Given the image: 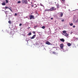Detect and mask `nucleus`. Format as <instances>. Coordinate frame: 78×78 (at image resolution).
I'll return each instance as SVG.
<instances>
[{
    "label": "nucleus",
    "instance_id": "nucleus-10",
    "mask_svg": "<svg viewBox=\"0 0 78 78\" xmlns=\"http://www.w3.org/2000/svg\"><path fill=\"white\" fill-rule=\"evenodd\" d=\"M63 16V13H61L60 16V17H62Z\"/></svg>",
    "mask_w": 78,
    "mask_h": 78
},
{
    "label": "nucleus",
    "instance_id": "nucleus-20",
    "mask_svg": "<svg viewBox=\"0 0 78 78\" xmlns=\"http://www.w3.org/2000/svg\"><path fill=\"white\" fill-rule=\"evenodd\" d=\"M5 1L6 2V3H8V1L7 0H6Z\"/></svg>",
    "mask_w": 78,
    "mask_h": 78
},
{
    "label": "nucleus",
    "instance_id": "nucleus-3",
    "mask_svg": "<svg viewBox=\"0 0 78 78\" xmlns=\"http://www.w3.org/2000/svg\"><path fill=\"white\" fill-rule=\"evenodd\" d=\"M5 9H10V10L11 12H12V10L11 9V7H10V8H9L6 6H5Z\"/></svg>",
    "mask_w": 78,
    "mask_h": 78
},
{
    "label": "nucleus",
    "instance_id": "nucleus-13",
    "mask_svg": "<svg viewBox=\"0 0 78 78\" xmlns=\"http://www.w3.org/2000/svg\"><path fill=\"white\" fill-rule=\"evenodd\" d=\"M50 11V9H46L45 10V11Z\"/></svg>",
    "mask_w": 78,
    "mask_h": 78
},
{
    "label": "nucleus",
    "instance_id": "nucleus-24",
    "mask_svg": "<svg viewBox=\"0 0 78 78\" xmlns=\"http://www.w3.org/2000/svg\"><path fill=\"white\" fill-rule=\"evenodd\" d=\"M37 26H34V28H37Z\"/></svg>",
    "mask_w": 78,
    "mask_h": 78
},
{
    "label": "nucleus",
    "instance_id": "nucleus-19",
    "mask_svg": "<svg viewBox=\"0 0 78 78\" xmlns=\"http://www.w3.org/2000/svg\"><path fill=\"white\" fill-rule=\"evenodd\" d=\"M9 23H10V24H11V22L10 21H9Z\"/></svg>",
    "mask_w": 78,
    "mask_h": 78
},
{
    "label": "nucleus",
    "instance_id": "nucleus-28",
    "mask_svg": "<svg viewBox=\"0 0 78 78\" xmlns=\"http://www.w3.org/2000/svg\"><path fill=\"white\" fill-rule=\"evenodd\" d=\"M41 6H43V7H44V5H42V4H41Z\"/></svg>",
    "mask_w": 78,
    "mask_h": 78
},
{
    "label": "nucleus",
    "instance_id": "nucleus-4",
    "mask_svg": "<svg viewBox=\"0 0 78 78\" xmlns=\"http://www.w3.org/2000/svg\"><path fill=\"white\" fill-rule=\"evenodd\" d=\"M60 48L62 49H63V48H64V44H60Z\"/></svg>",
    "mask_w": 78,
    "mask_h": 78
},
{
    "label": "nucleus",
    "instance_id": "nucleus-12",
    "mask_svg": "<svg viewBox=\"0 0 78 78\" xmlns=\"http://www.w3.org/2000/svg\"><path fill=\"white\" fill-rule=\"evenodd\" d=\"M66 32H67L66 31H63V34H65L66 33H67Z\"/></svg>",
    "mask_w": 78,
    "mask_h": 78
},
{
    "label": "nucleus",
    "instance_id": "nucleus-18",
    "mask_svg": "<svg viewBox=\"0 0 78 78\" xmlns=\"http://www.w3.org/2000/svg\"><path fill=\"white\" fill-rule=\"evenodd\" d=\"M18 3H21V2L20 1H18L17 2Z\"/></svg>",
    "mask_w": 78,
    "mask_h": 78
},
{
    "label": "nucleus",
    "instance_id": "nucleus-31",
    "mask_svg": "<svg viewBox=\"0 0 78 78\" xmlns=\"http://www.w3.org/2000/svg\"><path fill=\"white\" fill-rule=\"evenodd\" d=\"M32 7H33L34 6V5H31Z\"/></svg>",
    "mask_w": 78,
    "mask_h": 78
},
{
    "label": "nucleus",
    "instance_id": "nucleus-11",
    "mask_svg": "<svg viewBox=\"0 0 78 78\" xmlns=\"http://www.w3.org/2000/svg\"><path fill=\"white\" fill-rule=\"evenodd\" d=\"M67 45L68 47H70V46H71V44L70 43H68L67 44Z\"/></svg>",
    "mask_w": 78,
    "mask_h": 78
},
{
    "label": "nucleus",
    "instance_id": "nucleus-26",
    "mask_svg": "<svg viewBox=\"0 0 78 78\" xmlns=\"http://www.w3.org/2000/svg\"><path fill=\"white\" fill-rule=\"evenodd\" d=\"M64 20H62V22H64Z\"/></svg>",
    "mask_w": 78,
    "mask_h": 78
},
{
    "label": "nucleus",
    "instance_id": "nucleus-33",
    "mask_svg": "<svg viewBox=\"0 0 78 78\" xmlns=\"http://www.w3.org/2000/svg\"><path fill=\"white\" fill-rule=\"evenodd\" d=\"M28 29H29L30 28V27H28Z\"/></svg>",
    "mask_w": 78,
    "mask_h": 78
},
{
    "label": "nucleus",
    "instance_id": "nucleus-1",
    "mask_svg": "<svg viewBox=\"0 0 78 78\" xmlns=\"http://www.w3.org/2000/svg\"><path fill=\"white\" fill-rule=\"evenodd\" d=\"M56 9L55 7H52L50 9V11H55Z\"/></svg>",
    "mask_w": 78,
    "mask_h": 78
},
{
    "label": "nucleus",
    "instance_id": "nucleus-9",
    "mask_svg": "<svg viewBox=\"0 0 78 78\" xmlns=\"http://www.w3.org/2000/svg\"><path fill=\"white\" fill-rule=\"evenodd\" d=\"M60 41H61L62 42H64V41H65L64 39L63 38L60 39Z\"/></svg>",
    "mask_w": 78,
    "mask_h": 78
},
{
    "label": "nucleus",
    "instance_id": "nucleus-7",
    "mask_svg": "<svg viewBox=\"0 0 78 78\" xmlns=\"http://www.w3.org/2000/svg\"><path fill=\"white\" fill-rule=\"evenodd\" d=\"M23 3H25V4H27L28 3V1L27 0H25L23 2Z\"/></svg>",
    "mask_w": 78,
    "mask_h": 78
},
{
    "label": "nucleus",
    "instance_id": "nucleus-16",
    "mask_svg": "<svg viewBox=\"0 0 78 78\" xmlns=\"http://www.w3.org/2000/svg\"><path fill=\"white\" fill-rule=\"evenodd\" d=\"M45 26H43L42 27V28H43V29H45Z\"/></svg>",
    "mask_w": 78,
    "mask_h": 78
},
{
    "label": "nucleus",
    "instance_id": "nucleus-5",
    "mask_svg": "<svg viewBox=\"0 0 78 78\" xmlns=\"http://www.w3.org/2000/svg\"><path fill=\"white\" fill-rule=\"evenodd\" d=\"M46 44H47V45H52V44H51V43H50V42H49V41H47L46 42Z\"/></svg>",
    "mask_w": 78,
    "mask_h": 78
},
{
    "label": "nucleus",
    "instance_id": "nucleus-25",
    "mask_svg": "<svg viewBox=\"0 0 78 78\" xmlns=\"http://www.w3.org/2000/svg\"><path fill=\"white\" fill-rule=\"evenodd\" d=\"M33 33L34 34H35L36 33V32H35V31H33Z\"/></svg>",
    "mask_w": 78,
    "mask_h": 78
},
{
    "label": "nucleus",
    "instance_id": "nucleus-27",
    "mask_svg": "<svg viewBox=\"0 0 78 78\" xmlns=\"http://www.w3.org/2000/svg\"><path fill=\"white\" fill-rule=\"evenodd\" d=\"M22 26V24H21V23L20 24L19 26Z\"/></svg>",
    "mask_w": 78,
    "mask_h": 78
},
{
    "label": "nucleus",
    "instance_id": "nucleus-8",
    "mask_svg": "<svg viewBox=\"0 0 78 78\" xmlns=\"http://www.w3.org/2000/svg\"><path fill=\"white\" fill-rule=\"evenodd\" d=\"M36 35H34L33 36L30 38L31 39H33L34 38H35V37Z\"/></svg>",
    "mask_w": 78,
    "mask_h": 78
},
{
    "label": "nucleus",
    "instance_id": "nucleus-6",
    "mask_svg": "<svg viewBox=\"0 0 78 78\" xmlns=\"http://www.w3.org/2000/svg\"><path fill=\"white\" fill-rule=\"evenodd\" d=\"M63 34L64 36H66V37H67V36H69V34L67 33L64 34Z\"/></svg>",
    "mask_w": 78,
    "mask_h": 78
},
{
    "label": "nucleus",
    "instance_id": "nucleus-17",
    "mask_svg": "<svg viewBox=\"0 0 78 78\" xmlns=\"http://www.w3.org/2000/svg\"><path fill=\"white\" fill-rule=\"evenodd\" d=\"M70 26H73V23H71V24H70Z\"/></svg>",
    "mask_w": 78,
    "mask_h": 78
},
{
    "label": "nucleus",
    "instance_id": "nucleus-32",
    "mask_svg": "<svg viewBox=\"0 0 78 78\" xmlns=\"http://www.w3.org/2000/svg\"><path fill=\"white\" fill-rule=\"evenodd\" d=\"M51 20H53V18H51Z\"/></svg>",
    "mask_w": 78,
    "mask_h": 78
},
{
    "label": "nucleus",
    "instance_id": "nucleus-15",
    "mask_svg": "<svg viewBox=\"0 0 78 78\" xmlns=\"http://www.w3.org/2000/svg\"><path fill=\"white\" fill-rule=\"evenodd\" d=\"M2 5H6V4H5V3H3L2 4Z\"/></svg>",
    "mask_w": 78,
    "mask_h": 78
},
{
    "label": "nucleus",
    "instance_id": "nucleus-30",
    "mask_svg": "<svg viewBox=\"0 0 78 78\" xmlns=\"http://www.w3.org/2000/svg\"><path fill=\"white\" fill-rule=\"evenodd\" d=\"M63 2H65V0H62Z\"/></svg>",
    "mask_w": 78,
    "mask_h": 78
},
{
    "label": "nucleus",
    "instance_id": "nucleus-14",
    "mask_svg": "<svg viewBox=\"0 0 78 78\" xmlns=\"http://www.w3.org/2000/svg\"><path fill=\"white\" fill-rule=\"evenodd\" d=\"M28 35H29V36H30V35H31V32L29 33L28 34Z\"/></svg>",
    "mask_w": 78,
    "mask_h": 78
},
{
    "label": "nucleus",
    "instance_id": "nucleus-22",
    "mask_svg": "<svg viewBox=\"0 0 78 78\" xmlns=\"http://www.w3.org/2000/svg\"><path fill=\"white\" fill-rule=\"evenodd\" d=\"M57 8H59V5H57Z\"/></svg>",
    "mask_w": 78,
    "mask_h": 78
},
{
    "label": "nucleus",
    "instance_id": "nucleus-2",
    "mask_svg": "<svg viewBox=\"0 0 78 78\" xmlns=\"http://www.w3.org/2000/svg\"><path fill=\"white\" fill-rule=\"evenodd\" d=\"M29 17L30 18V20H31L32 19H34V16L32 15H30L29 16Z\"/></svg>",
    "mask_w": 78,
    "mask_h": 78
},
{
    "label": "nucleus",
    "instance_id": "nucleus-21",
    "mask_svg": "<svg viewBox=\"0 0 78 78\" xmlns=\"http://www.w3.org/2000/svg\"><path fill=\"white\" fill-rule=\"evenodd\" d=\"M53 54H56V52H55V51H53V52H52Z\"/></svg>",
    "mask_w": 78,
    "mask_h": 78
},
{
    "label": "nucleus",
    "instance_id": "nucleus-23",
    "mask_svg": "<svg viewBox=\"0 0 78 78\" xmlns=\"http://www.w3.org/2000/svg\"><path fill=\"white\" fill-rule=\"evenodd\" d=\"M15 16H17V13H15Z\"/></svg>",
    "mask_w": 78,
    "mask_h": 78
},
{
    "label": "nucleus",
    "instance_id": "nucleus-29",
    "mask_svg": "<svg viewBox=\"0 0 78 78\" xmlns=\"http://www.w3.org/2000/svg\"><path fill=\"white\" fill-rule=\"evenodd\" d=\"M73 28H75V26H73Z\"/></svg>",
    "mask_w": 78,
    "mask_h": 78
}]
</instances>
